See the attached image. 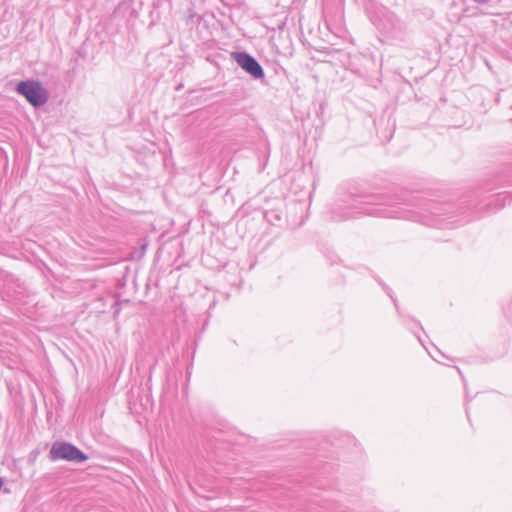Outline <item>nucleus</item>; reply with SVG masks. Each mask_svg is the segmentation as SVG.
Returning a JSON list of instances; mask_svg holds the SVG:
<instances>
[{
  "label": "nucleus",
  "instance_id": "obj_2",
  "mask_svg": "<svg viewBox=\"0 0 512 512\" xmlns=\"http://www.w3.org/2000/svg\"><path fill=\"white\" fill-rule=\"evenodd\" d=\"M373 25L388 40L402 41L406 33L405 24L397 16L382 7L371 16Z\"/></svg>",
  "mask_w": 512,
  "mask_h": 512
},
{
  "label": "nucleus",
  "instance_id": "obj_4",
  "mask_svg": "<svg viewBox=\"0 0 512 512\" xmlns=\"http://www.w3.org/2000/svg\"><path fill=\"white\" fill-rule=\"evenodd\" d=\"M49 458L52 461L65 460L73 463H83L88 460V456L82 450L65 441H56L52 444Z\"/></svg>",
  "mask_w": 512,
  "mask_h": 512
},
{
  "label": "nucleus",
  "instance_id": "obj_8",
  "mask_svg": "<svg viewBox=\"0 0 512 512\" xmlns=\"http://www.w3.org/2000/svg\"><path fill=\"white\" fill-rule=\"evenodd\" d=\"M417 338L422 343L421 337L417 335Z\"/></svg>",
  "mask_w": 512,
  "mask_h": 512
},
{
  "label": "nucleus",
  "instance_id": "obj_3",
  "mask_svg": "<svg viewBox=\"0 0 512 512\" xmlns=\"http://www.w3.org/2000/svg\"><path fill=\"white\" fill-rule=\"evenodd\" d=\"M15 91L34 107L43 106L49 98L48 91L42 83L37 80L20 81L16 84Z\"/></svg>",
  "mask_w": 512,
  "mask_h": 512
},
{
  "label": "nucleus",
  "instance_id": "obj_1",
  "mask_svg": "<svg viewBox=\"0 0 512 512\" xmlns=\"http://www.w3.org/2000/svg\"><path fill=\"white\" fill-rule=\"evenodd\" d=\"M399 205L410 206V200L404 194H350L338 206L342 213L340 218L348 219L360 214L381 217H402Z\"/></svg>",
  "mask_w": 512,
  "mask_h": 512
},
{
  "label": "nucleus",
  "instance_id": "obj_5",
  "mask_svg": "<svg viewBox=\"0 0 512 512\" xmlns=\"http://www.w3.org/2000/svg\"><path fill=\"white\" fill-rule=\"evenodd\" d=\"M233 58L236 63L254 79H262L265 76L264 70L259 62L246 52H235Z\"/></svg>",
  "mask_w": 512,
  "mask_h": 512
},
{
  "label": "nucleus",
  "instance_id": "obj_6",
  "mask_svg": "<svg viewBox=\"0 0 512 512\" xmlns=\"http://www.w3.org/2000/svg\"><path fill=\"white\" fill-rule=\"evenodd\" d=\"M386 292H387V294L391 297V299L393 300L394 305H395V308H396L397 312L400 314L399 306H398L397 300L393 298V296L391 295V293H390V290H389V289H386Z\"/></svg>",
  "mask_w": 512,
  "mask_h": 512
},
{
  "label": "nucleus",
  "instance_id": "obj_7",
  "mask_svg": "<svg viewBox=\"0 0 512 512\" xmlns=\"http://www.w3.org/2000/svg\"><path fill=\"white\" fill-rule=\"evenodd\" d=\"M3 485H4V480L2 477H0V490L2 489Z\"/></svg>",
  "mask_w": 512,
  "mask_h": 512
}]
</instances>
